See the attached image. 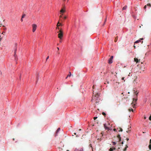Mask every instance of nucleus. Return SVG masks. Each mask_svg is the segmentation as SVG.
I'll list each match as a JSON object with an SVG mask.
<instances>
[{"instance_id": "f257e3e1", "label": "nucleus", "mask_w": 151, "mask_h": 151, "mask_svg": "<svg viewBox=\"0 0 151 151\" xmlns=\"http://www.w3.org/2000/svg\"><path fill=\"white\" fill-rule=\"evenodd\" d=\"M99 93H96L95 94V96L93 97H92V99L91 100V101H93V99H95L96 103L99 102Z\"/></svg>"}, {"instance_id": "f03ea898", "label": "nucleus", "mask_w": 151, "mask_h": 151, "mask_svg": "<svg viewBox=\"0 0 151 151\" xmlns=\"http://www.w3.org/2000/svg\"><path fill=\"white\" fill-rule=\"evenodd\" d=\"M58 37L60 40H61L63 36V30L61 29H60L59 30V31L58 32Z\"/></svg>"}, {"instance_id": "7ed1b4c3", "label": "nucleus", "mask_w": 151, "mask_h": 151, "mask_svg": "<svg viewBox=\"0 0 151 151\" xmlns=\"http://www.w3.org/2000/svg\"><path fill=\"white\" fill-rule=\"evenodd\" d=\"M110 125V123L109 122H107V123H106L104 124V128L106 130H109V129L108 127V126Z\"/></svg>"}, {"instance_id": "20e7f679", "label": "nucleus", "mask_w": 151, "mask_h": 151, "mask_svg": "<svg viewBox=\"0 0 151 151\" xmlns=\"http://www.w3.org/2000/svg\"><path fill=\"white\" fill-rule=\"evenodd\" d=\"M110 125V123L109 122H107V123H106L104 124V128L106 130H109V129L108 127V126Z\"/></svg>"}, {"instance_id": "39448f33", "label": "nucleus", "mask_w": 151, "mask_h": 151, "mask_svg": "<svg viewBox=\"0 0 151 151\" xmlns=\"http://www.w3.org/2000/svg\"><path fill=\"white\" fill-rule=\"evenodd\" d=\"M110 125V123L109 122H107V123H106L104 124V128L106 130H109V129L108 127V126Z\"/></svg>"}, {"instance_id": "423d86ee", "label": "nucleus", "mask_w": 151, "mask_h": 151, "mask_svg": "<svg viewBox=\"0 0 151 151\" xmlns=\"http://www.w3.org/2000/svg\"><path fill=\"white\" fill-rule=\"evenodd\" d=\"M137 100V99H135L134 98H133V101L132 103V104L133 108L134 107V106L136 104V101Z\"/></svg>"}, {"instance_id": "0eeeda50", "label": "nucleus", "mask_w": 151, "mask_h": 151, "mask_svg": "<svg viewBox=\"0 0 151 151\" xmlns=\"http://www.w3.org/2000/svg\"><path fill=\"white\" fill-rule=\"evenodd\" d=\"M131 76L132 78L133 79L134 83L135 80L137 79V77L134 74H132Z\"/></svg>"}, {"instance_id": "6e6552de", "label": "nucleus", "mask_w": 151, "mask_h": 151, "mask_svg": "<svg viewBox=\"0 0 151 151\" xmlns=\"http://www.w3.org/2000/svg\"><path fill=\"white\" fill-rule=\"evenodd\" d=\"M32 32H34L36 29L37 26L36 24H32Z\"/></svg>"}, {"instance_id": "1a4fd4ad", "label": "nucleus", "mask_w": 151, "mask_h": 151, "mask_svg": "<svg viewBox=\"0 0 151 151\" xmlns=\"http://www.w3.org/2000/svg\"><path fill=\"white\" fill-rule=\"evenodd\" d=\"M65 6L63 7V8L61 9L60 11V14H63L65 12Z\"/></svg>"}, {"instance_id": "9d476101", "label": "nucleus", "mask_w": 151, "mask_h": 151, "mask_svg": "<svg viewBox=\"0 0 151 151\" xmlns=\"http://www.w3.org/2000/svg\"><path fill=\"white\" fill-rule=\"evenodd\" d=\"M113 58V56H111L108 60V63L109 64H111L112 63V59Z\"/></svg>"}, {"instance_id": "9b49d317", "label": "nucleus", "mask_w": 151, "mask_h": 151, "mask_svg": "<svg viewBox=\"0 0 151 151\" xmlns=\"http://www.w3.org/2000/svg\"><path fill=\"white\" fill-rule=\"evenodd\" d=\"M60 23L59 22V21L57 25V27L56 28V29H58V30H60V28L59 27L60 26V25H59V24Z\"/></svg>"}, {"instance_id": "f8f14e48", "label": "nucleus", "mask_w": 151, "mask_h": 151, "mask_svg": "<svg viewBox=\"0 0 151 151\" xmlns=\"http://www.w3.org/2000/svg\"><path fill=\"white\" fill-rule=\"evenodd\" d=\"M117 137L119 139V142H120L121 141V137H120V135L119 134L118 135Z\"/></svg>"}, {"instance_id": "ddd939ff", "label": "nucleus", "mask_w": 151, "mask_h": 151, "mask_svg": "<svg viewBox=\"0 0 151 151\" xmlns=\"http://www.w3.org/2000/svg\"><path fill=\"white\" fill-rule=\"evenodd\" d=\"M134 60L135 62H136L137 63L138 62H139L138 59L136 58H134ZM140 60H139V61H140Z\"/></svg>"}, {"instance_id": "4468645a", "label": "nucleus", "mask_w": 151, "mask_h": 151, "mask_svg": "<svg viewBox=\"0 0 151 151\" xmlns=\"http://www.w3.org/2000/svg\"><path fill=\"white\" fill-rule=\"evenodd\" d=\"M117 130H118L119 132H122L123 131V129L122 128L120 127H119V128H117Z\"/></svg>"}, {"instance_id": "2eb2a0df", "label": "nucleus", "mask_w": 151, "mask_h": 151, "mask_svg": "<svg viewBox=\"0 0 151 151\" xmlns=\"http://www.w3.org/2000/svg\"><path fill=\"white\" fill-rule=\"evenodd\" d=\"M60 128H58L57 131H56V136H57V133H58L60 130Z\"/></svg>"}, {"instance_id": "dca6fc26", "label": "nucleus", "mask_w": 151, "mask_h": 151, "mask_svg": "<svg viewBox=\"0 0 151 151\" xmlns=\"http://www.w3.org/2000/svg\"><path fill=\"white\" fill-rule=\"evenodd\" d=\"M146 5L147 6H148V9H149L151 7V4H148Z\"/></svg>"}, {"instance_id": "f3484780", "label": "nucleus", "mask_w": 151, "mask_h": 151, "mask_svg": "<svg viewBox=\"0 0 151 151\" xmlns=\"http://www.w3.org/2000/svg\"><path fill=\"white\" fill-rule=\"evenodd\" d=\"M128 147V146L127 145H126V147H125L123 151H126L127 149V148Z\"/></svg>"}, {"instance_id": "a211bd4d", "label": "nucleus", "mask_w": 151, "mask_h": 151, "mask_svg": "<svg viewBox=\"0 0 151 151\" xmlns=\"http://www.w3.org/2000/svg\"><path fill=\"white\" fill-rule=\"evenodd\" d=\"M115 148H111L109 150V151H113L114 150H115Z\"/></svg>"}, {"instance_id": "6ab92c4d", "label": "nucleus", "mask_w": 151, "mask_h": 151, "mask_svg": "<svg viewBox=\"0 0 151 151\" xmlns=\"http://www.w3.org/2000/svg\"><path fill=\"white\" fill-rule=\"evenodd\" d=\"M25 16H26L25 14L24 13H23L22 14V18H24Z\"/></svg>"}, {"instance_id": "aec40b11", "label": "nucleus", "mask_w": 151, "mask_h": 151, "mask_svg": "<svg viewBox=\"0 0 151 151\" xmlns=\"http://www.w3.org/2000/svg\"><path fill=\"white\" fill-rule=\"evenodd\" d=\"M127 6H125L123 7L122 9L123 10H125L127 9Z\"/></svg>"}, {"instance_id": "412c9836", "label": "nucleus", "mask_w": 151, "mask_h": 151, "mask_svg": "<svg viewBox=\"0 0 151 151\" xmlns=\"http://www.w3.org/2000/svg\"><path fill=\"white\" fill-rule=\"evenodd\" d=\"M17 49L16 48L15 50H14V56H15V57L16 56V51H17Z\"/></svg>"}, {"instance_id": "4be33fe9", "label": "nucleus", "mask_w": 151, "mask_h": 151, "mask_svg": "<svg viewBox=\"0 0 151 151\" xmlns=\"http://www.w3.org/2000/svg\"><path fill=\"white\" fill-rule=\"evenodd\" d=\"M71 75V73L70 72H69L68 75L67 77H70Z\"/></svg>"}, {"instance_id": "5701e85b", "label": "nucleus", "mask_w": 151, "mask_h": 151, "mask_svg": "<svg viewBox=\"0 0 151 151\" xmlns=\"http://www.w3.org/2000/svg\"><path fill=\"white\" fill-rule=\"evenodd\" d=\"M118 37H116L115 38V40H114V42H116L117 41V40H118Z\"/></svg>"}, {"instance_id": "b1692460", "label": "nucleus", "mask_w": 151, "mask_h": 151, "mask_svg": "<svg viewBox=\"0 0 151 151\" xmlns=\"http://www.w3.org/2000/svg\"><path fill=\"white\" fill-rule=\"evenodd\" d=\"M129 111L130 112L131 111L133 112V110L132 109H129Z\"/></svg>"}, {"instance_id": "393cba45", "label": "nucleus", "mask_w": 151, "mask_h": 151, "mask_svg": "<svg viewBox=\"0 0 151 151\" xmlns=\"http://www.w3.org/2000/svg\"><path fill=\"white\" fill-rule=\"evenodd\" d=\"M139 42H140V40H137L136 41H135V42H134V44L135 43H138Z\"/></svg>"}, {"instance_id": "a878e982", "label": "nucleus", "mask_w": 151, "mask_h": 151, "mask_svg": "<svg viewBox=\"0 0 151 151\" xmlns=\"http://www.w3.org/2000/svg\"><path fill=\"white\" fill-rule=\"evenodd\" d=\"M37 81H36V83H37V81L39 78V75L38 74H37Z\"/></svg>"}, {"instance_id": "bb28decb", "label": "nucleus", "mask_w": 151, "mask_h": 151, "mask_svg": "<svg viewBox=\"0 0 151 151\" xmlns=\"http://www.w3.org/2000/svg\"><path fill=\"white\" fill-rule=\"evenodd\" d=\"M146 8H147V5H145L144 6V9L145 10V11H146Z\"/></svg>"}, {"instance_id": "cd10ccee", "label": "nucleus", "mask_w": 151, "mask_h": 151, "mask_svg": "<svg viewBox=\"0 0 151 151\" xmlns=\"http://www.w3.org/2000/svg\"><path fill=\"white\" fill-rule=\"evenodd\" d=\"M112 143H113V145H115L116 144V142H112Z\"/></svg>"}, {"instance_id": "c85d7f7f", "label": "nucleus", "mask_w": 151, "mask_h": 151, "mask_svg": "<svg viewBox=\"0 0 151 151\" xmlns=\"http://www.w3.org/2000/svg\"><path fill=\"white\" fill-rule=\"evenodd\" d=\"M150 150H151V144H150L149 146Z\"/></svg>"}, {"instance_id": "c756f323", "label": "nucleus", "mask_w": 151, "mask_h": 151, "mask_svg": "<svg viewBox=\"0 0 151 151\" xmlns=\"http://www.w3.org/2000/svg\"><path fill=\"white\" fill-rule=\"evenodd\" d=\"M63 15V14H61V15L60 16H59L60 18H61L62 17V16Z\"/></svg>"}, {"instance_id": "7c9ffc66", "label": "nucleus", "mask_w": 151, "mask_h": 151, "mask_svg": "<svg viewBox=\"0 0 151 151\" xmlns=\"http://www.w3.org/2000/svg\"><path fill=\"white\" fill-rule=\"evenodd\" d=\"M102 114L104 116H105L106 115L105 113L104 112L102 113Z\"/></svg>"}, {"instance_id": "2f4dec72", "label": "nucleus", "mask_w": 151, "mask_h": 151, "mask_svg": "<svg viewBox=\"0 0 151 151\" xmlns=\"http://www.w3.org/2000/svg\"><path fill=\"white\" fill-rule=\"evenodd\" d=\"M97 117H95L93 118V119H94V120H96V119H97Z\"/></svg>"}, {"instance_id": "473e14b6", "label": "nucleus", "mask_w": 151, "mask_h": 151, "mask_svg": "<svg viewBox=\"0 0 151 151\" xmlns=\"http://www.w3.org/2000/svg\"><path fill=\"white\" fill-rule=\"evenodd\" d=\"M149 119L151 120V115L149 117Z\"/></svg>"}, {"instance_id": "72a5a7b5", "label": "nucleus", "mask_w": 151, "mask_h": 151, "mask_svg": "<svg viewBox=\"0 0 151 151\" xmlns=\"http://www.w3.org/2000/svg\"><path fill=\"white\" fill-rule=\"evenodd\" d=\"M67 18V17L66 16H65L64 17V19H66Z\"/></svg>"}, {"instance_id": "f704fd0d", "label": "nucleus", "mask_w": 151, "mask_h": 151, "mask_svg": "<svg viewBox=\"0 0 151 151\" xmlns=\"http://www.w3.org/2000/svg\"><path fill=\"white\" fill-rule=\"evenodd\" d=\"M49 58V56H47L46 59V60H47Z\"/></svg>"}, {"instance_id": "c9c22d12", "label": "nucleus", "mask_w": 151, "mask_h": 151, "mask_svg": "<svg viewBox=\"0 0 151 151\" xmlns=\"http://www.w3.org/2000/svg\"><path fill=\"white\" fill-rule=\"evenodd\" d=\"M59 24V25H60V26H62V25H63L62 24H61V23H60Z\"/></svg>"}, {"instance_id": "e433bc0d", "label": "nucleus", "mask_w": 151, "mask_h": 151, "mask_svg": "<svg viewBox=\"0 0 151 151\" xmlns=\"http://www.w3.org/2000/svg\"><path fill=\"white\" fill-rule=\"evenodd\" d=\"M122 80H124V77H122Z\"/></svg>"}, {"instance_id": "4c0bfd02", "label": "nucleus", "mask_w": 151, "mask_h": 151, "mask_svg": "<svg viewBox=\"0 0 151 151\" xmlns=\"http://www.w3.org/2000/svg\"><path fill=\"white\" fill-rule=\"evenodd\" d=\"M126 139H127V140L128 141V140H129V139L128 138H126Z\"/></svg>"}, {"instance_id": "58836bf2", "label": "nucleus", "mask_w": 151, "mask_h": 151, "mask_svg": "<svg viewBox=\"0 0 151 151\" xmlns=\"http://www.w3.org/2000/svg\"><path fill=\"white\" fill-rule=\"evenodd\" d=\"M23 18H21V21L22 22H23V19H22Z\"/></svg>"}, {"instance_id": "ea45409f", "label": "nucleus", "mask_w": 151, "mask_h": 151, "mask_svg": "<svg viewBox=\"0 0 151 151\" xmlns=\"http://www.w3.org/2000/svg\"><path fill=\"white\" fill-rule=\"evenodd\" d=\"M143 38H141L140 39V40H143Z\"/></svg>"}, {"instance_id": "a19ab883", "label": "nucleus", "mask_w": 151, "mask_h": 151, "mask_svg": "<svg viewBox=\"0 0 151 151\" xmlns=\"http://www.w3.org/2000/svg\"><path fill=\"white\" fill-rule=\"evenodd\" d=\"M114 130L115 131H116V129H114Z\"/></svg>"}, {"instance_id": "79ce46f5", "label": "nucleus", "mask_w": 151, "mask_h": 151, "mask_svg": "<svg viewBox=\"0 0 151 151\" xmlns=\"http://www.w3.org/2000/svg\"><path fill=\"white\" fill-rule=\"evenodd\" d=\"M150 143L151 144V139H150Z\"/></svg>"}, {"instance_id": "37998d69", "label": "nucleus", "mask_w": 151, "mask_h": 151, "mask_svg": "<svg viewBox=\"0 0 151 151\" xmlns=\"http://www.w3.org/2000/svg\"><path fill=\"white\" fill-rule=\"evenodd\" d=\"M57 49H58V50H59V47H57Z\"/></svg>"}, {"instance_id": "c03bdc74", "label": "nucleus", "mask_w": 151, "mask_h": 151, "mask_svg": "<svg viewBox=\"0 0 151 151\" xmlns=\"http://www.w3.org/2000/svg\"><path fill=\"white\" fill-rule=\"evenodd\" d=\"M129 131H130V130H128V131H127V132L128 133V132H129Z\"/></svg>"}, {"instance_id": "a18cd8bd", "label": "nucleus", "mask_w": 151, "mask_h": 151, "mask_svg": "<svg viewBox=\"0 0 151 151\" xmlns=\"http://www.w3.org/2000/svg\"><path fill=\"white\" fill-rule=\"evenodd\" d=\"M134 47L135 49L136 48L135 46L134 45Z\"/></svg>"}, {"instance_id": "49530a36", "label": "nucleus", "mask_w": 151, "mask_h": 151, "mask_svg": "<svg viewBox=\"0 0 151 151\" xmlns=\"http://www.w3.org/2000/svg\"><path fill=\"white\" fill-rule=\"evenodd\" d=\"M116 83L118 84H119V83H117V82H116Z\"/></svg>"}, {"instance_id": "de8ad7c7", "label": "nucleus", "mask_w": 151, "mask_h": 151, "mask_svg": "<svg viewBox=\"0 0 151 151\" xmlns=\"http://www.w3.org/2000/svg\"><path fill=\"white\" fill-rule=\"evenodd\" d=\"M13 140L14 141L15 140L14 138H13Z\"/></svg>"}, {"instance_id": "09e8293b", "label": "nucleus", "mask_w": 151, "mask_h": 151, "mask_svg": "<svg viewBox=\"0 0 151 151\" xmlns=\"http://www.w3.org/2000/svg\"><path fill=\"white\" fill-rule=\"evenodd\" d=\"M94 86H93V88H94Z\"/></svg>"}, {"instance_id": "8fccbe9b", "label": "nucleus", "mask_w": 151, "mask_h": 151, "mask_svg": "<svg viewBox=\"0 0 151 151\" xmlns=\"http://www.w3.org/2000/svg\"><path fill=\"white\" fill-rule=\"evenodd\" d=\"M122 144H123V142H122Z\"/></svg>"}, {"instance_id": "3c124183", "label": "nucleus", "mask_w": 151, "mask_h": 151, "mask_svg": "<svg viewBox=\"0 0 151 151\" xmlns=\"http://www.w3.org/2000/svg\"><path fill=\"white\" fill-rule=\"evenodd\" d=\"M146 119V117H144V119Z\"/></svg>"}, {"instance_id": "603ef678", "label": "nucleus", "mask_w": 151, "mask_h": 151, "mask_svg": "<svg viewBox=\"0 0 151 151\" xmlns=\"http://www.w3.org/2000/svg\"><path fill=\"white\" fill-rule=\"evenodd\" d=\"M74 134H75V135H76V133H74Z\"/></svg>"}, {"instance_id": "864d4df0", "label": "nucleus", "mask_w": 151, "mask_h": 151, "mask_svg": "<svg viewBox=\"0 0 151 151\" xmlns=\"http://www.w3.org/2000/svg\"><path fill=\"white\" fill-rule=\"evenodd\" d=\"M58 54H60V52H58Z\"/></svg>"}, {"instance_id": "5fc2aeb1", "label": "nucleus", "mask_w": 151, "mask_h": 151, "mask_svg": "<svg viewBox=\"0 0 151 151\" xmlns=\"http://www.w3.org/2000/svg\"><path fill=\"white\" fill-rule=\"evenodd\" d=\"M4 33H5V32H3L2 33V34H4Z\"/></svg>"}, {"instance_id": "6e6d98bb", "label": "nucleus", "mask_w": 151, "mask_h": 151, "mask_svg": "<svg viewBox=\"0 0 151 151\" xmlns=\"http://www.w3.org/2000/svg\"><path fill=\"white\" fill-rule=\"evenodd\" d=\"M60 42H61V40H60Z\"/></svg>"}, {"instance_id": "4d7b16f0", "label": "nucleus", "mask_w": 151, "mask_h": 151, "mask_svg": "<svg viewBox=\"0 0 151 151\" xmlns=\"http://www.w3.org/2000/svg\"><path fill=\"white\" fill-rule=\"evenodd\" d=\"M106 19L105 20V22L106 21ZM105 22H104L105 23Z\"/></svg>"}, {"instance_id": "13d9d810", "label": "nucleus", "mask_w": 151, "mask_h": 151, "mask_svg": "<svg viewBox=\"0 0 151 151\" xmlns=\"http://www.w3.org/2000/svg\"><path fill=\"white\" fill-rule=\"evenodd\" d=\"M68 77H67H67L66 78V79H67V78Z\"/></svg>"}, {"instance_id": "bf43d9fd", "label": "nucleus", "mask_w": 151, "mask_h": 151, "mask_svg": "<svg viewBox=\"0 0 151 151\" xmlns=\"http://www.w3.org/2000/svg\"><path fill=\"white\" fill-rule=\"evenodd\" d=\"M66 151H69V150H68Z\"/></svg>"}]
</instances>
